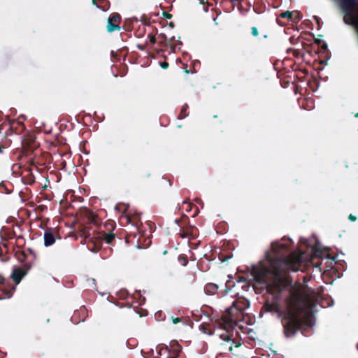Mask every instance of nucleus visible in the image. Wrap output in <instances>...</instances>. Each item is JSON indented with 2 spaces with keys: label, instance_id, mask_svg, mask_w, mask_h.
Masks as SVG:
<instances>
[{
  "label": "nucleus",
  "instance_id": "49",
  "mask_svg": "<svg viewBox=\"0 0 358 358\" xmlns=\"http://www.w3.org/2000/svg\"><path fill=\"white\" fill-rule=\"evenodd\" d=\"M229 351H231V350H232V345H231H231L229 346Z\"/></svg>",
  "mask_w": 358,
  "mask_h": 358
},
{
  "label": "nucleus",
  "instance_id": "5",
  "mask_svg": "<svg viewBox=\"0 0 358 358\" xmlns=\"http://www.w3.org/2000/svg\"><path fill=\"white\" fill-rule=\"evenodd\" d=\"M343 11L345 14L344 22L346 24H352L354 23L355 16L353 9L357 6V0H338Z\"/></svg>",
  "mask_w": 358,
  "mask_h": 358
},
{
  "label": "nucleus",
  "instance_id": "20",
  "mask_svg": "<svg viewBox=\"0 0 358 358\" xmlns=\"http://www.w3.org/2000/svg\"><path fill=\"white\" fill-rule=\"evenodd\" d=\"M231 336H232V335H231L228 331H226V332H224V333L220 334V338L221 339H222L223 341H225L227 342H229L231 341Z\"/></svg>",
  "mask_w": 358,
  "mask_h": 358
},
{
  "label": "nucleus",
  "instance_id": "52",
  "mask_svg": "<svg viewBox=\"0 0 358 358\" xmlns=\"http://www.w3.org/2000/svg\"><path fill=\"white\" fill-rule=\"evenodd\" d=\"M29 252L30 255H32V252H31V250H29Z\"/></svg>",
  "mask_w": 358,
  "mask_h": 358
},
{
  "label": "nucleus",
  "instance_id": "32",
  "mask_svg": "<svg viewBox=\"0 0 358 358\" xmlns=\"http://www.w3.org/2000/svg\"><path fill=\"white\" fill-rule=\"evenodd\" d=\"M230 1L234 6H235V5L238 6H241V2H242L241 0H230Z\"/></svg>",
  "mask_w": 358,
  "mask_h": 358
},
{
  "label": "nucleus",
  "instance_id": "30",
  "mask_svg": "<svg viewBox=\"0 0 358 358\" xmlns=\"http://www.w3.org/2000/svg\"><path fill=\"white\" fill-rule=\"evenodd\" d=\"M293 56L296 58H299L301 56V52L298 50H294L293 51Z\"/></svg>",
  "mask_w": 358,
  "mask_h": 358
},
{
  "label": "nucleus",
  "instance_id": "16",
  "mask_svg": "<svg viewBox=\"0 0 358 358\" xmlns=\"http://www.w3.org/2000/svg\"><path fill=\"white\" fill-rule=\"evenodd\" d=\"M22 180L24 183L27 185H32L35 182V177L32 173L28 171L27 174L22 177Z\"/></svg>",
  "mask_w": 358,
  "mask_h": 358
},
{
  "label": "nucleus",
  "instance_id": "26",
  "mask_svg": "<svg viewBox=\"0 0 358 358\" xmlns=\"http://www.w3.org/2000/svg\"><path fill=\"white\" fill-rule=\"evenodd\" d=\"M264 307H265L266 311H270V312L275 310V309H276L275 306L273 304L266 303Z\"/></svg>",
  "mask_w": 358,
  "mask_h": 358
},
{
  "label": "nucleus",
  "instance_id": "45",
  "mask_svg": "<svg viewBox=\"0 0 358 358\" xmlns=\"http://www.w3.org/2000/svg\"><path fill=\"white\" fill-rule=\"evenodd\" d=\"M169 27H172V28H173V27H174V26H175V24H174V23H173V22H171L169 24Z\"/></svg>",
  "mask_w": 358,
  "mask_h": 358
},
{
  "label": "nucleus",
  "instance_id": "43",
  "mask_svg": "<svg viewBox=\"0 0 358 358\" xmlns=\"http://www.w3.org/2000/svg\"><path fill=\"white\" fill-rule=\"evenodd\" d=\"M315 42L317 44H320L322 41L320 39H315Z\"/></svg>",
  "mask_w": 358,
  "mask_h": 358
},
{
  "label": "nucleus",
  "instance_id": "17",
  "mask_svg": "<svg viewBox=\"0 0 358 358\" xmlns=\"http://www.w3.org/2000/svg\"><path fill=\"white\" fill-rule=\"evenodd\" d=\"M187 109H188V105L187 103H185L182 106V107L180 110V114L178 115L179 119H183V118L186 117L187 116H188L189 113L187 112Z\"/></svg>",
  "mask_w": 358,
  "mask_h": 358
},
{
  "label": "nucleus",
  "instance_id": "1",
  "mask_svg": "<svg viewBox=\"0 0 358 358\" xmlns=\"http://www.w3.org/2000/svg\"><path fill=\"white\" fill-rule=\"evenodd\" d=\"M292 244L291 239L282 238L281 242L271 243V250L275 257L268 259L273 279L266 282L269 270L259 269V282H265L267 292L280 297L282 293L287 291L285 298L287 310L281 320L283 332L287 338L293 337L297 331L309 326L308 319L309 310L313 304V299L308 293L293 285L283 275L288 271H298L303 263L302 253L292 252L287 255Z\"/></svg>",
  "mask_w": 358,
  "mask_h": 358
},
{
  "label": "nucleus",
  "instance_id": "15",
  "mask_svg": "<svg viewBox=\"0 0 358 358\" xmlns=\"http://www.w3.org/2000/svg\"><path fill=\"white\" fill-rule=\"evenodd\" d=\"M231 306H235L244 313L245 310L248 307V302L247 301H234Z\"/></svg>",
  "mask_w": 358,
  "mask_h": 358
},
{
  "label": "nucleus",
  "instance_id": "36",
  "mask_svg": "<svg viewBox=\"0 0 358 358\" xmlns=\"http://www.w3.org/2000/svg\"><path fill=\"white\" fill-rule=\"evenodd\" d=\"M327 49V45L325 43H323L321 45V50L324 52Z\"/></svg>",
  "mask_w": 358,
  "mask_h": 358
},
{
  "label": "nucleus",
  "instance_id": "6",
  "mask_svg": "<svg viewBox=\"0 0 358 358\" xmlns=\"http://www.w3.org/2000/svg\"><path fill=\"white\" fill-rule=\"evenodd\" d=\"M22 145L24 152H32L39 147V143L36 141V136L34 134H28L24 136Z\"/></svg>",
  "mask_w": 358,
  "mask_h": 358
},
{
  "label": "nucleus",
  "instance_id": "48",
  "mask_svg": "<svg viewBox=\"0 0 358 358\" xmlns=\"http://www.w3.org/2000/svg\"><path fill=\"white\" fill-rule=\"evenodd\" d=\"M76 313H74V315H73V317H72V318H73V320L74 321H75V317H76Z\"/></svg>",
  "mask_w": 358,
  "mask_h": 358
},
{
  "label": "nucleus",
  "instance_id": "14",
  "mask_svg": "<svg viewBox=\"0 0 358 358\" xmlns=\"http://www.w3.org/2000/svg\"><path fill=\"white\" fill-rule=\"evenodd\" d=\"M218 289V285L215 283H207L204 287L205 292L208 294H217Z\"/></svg>",
  "mask_w": 358,
  "mask_h": 358
},
{
  "label": "nucleus",
  "instance_id": "29",
  "mask_svg": "<svg viewBox=\"0 0 358 358\" xmlns=\"http://www.w3.org/2000/svg\"><path fill=\"white\" fill-rule=\"evenodd\" d=\"M159 64H160V66H161L162 69H168V68H169V63H168V62H160V63H159Z\"/></svg>",
  "mask_w": 358,
  "mask_h": 358
},
{
  "label": "nucleus",
  "instance_id": "21",
  "mask_svg": "<svg viewBox=\"0 0 358 358\" xmlns=\"http://www.w3.org/2000/svg\"><path fill=\"white\" fill-rule=\"evenodd\" d=\"M17 255L20 262H24L28 258V255L25 251L20 252Z\"/></svg>",
  "mask_w": 358,
  "mask_h": 358
},
{
  "label": "nucleus",
  "instance_id": "3",
  "mask_svg": "<svg viewBox=\"0 0 358 358\" xmlns=\"http://www.w3.org/2000/svg\"><path fill=\"white\" fill-rule=\"evenodd\" d=\"M243 317V312L236 308L235 306H230L226 310L221 317L222 320V325L224 329L233 328L236 325L239 321H241Z\"/></svg>",
  "mask_w": 358,
  "mask_h": 358
},
{
  "label": "nucleus",
  "instance_id": "8",
  "mask_svg": "<svg viewBox=\"0 0 358 358\" xmlns=\"http://www.w3.org/2000/svg\"><path fill=\"white\" fill-rule=\"evenodd\" d=\"M124 220H126L127 223L131 224L136 229V231L134 232H130L129 234H127L124 238L126 242L129 243L130 242V238L132 236L134 238L136 236V232L138 231L139 226L141 224V222L140 221V217L139 215H134L131 216L130 215H127L124 217Z\"/></svg>",
  "mask_w": 358,
  "mask_h": 358
},
{
  "label": "nucleus",
  "instance_id": "7",
  "mask_svg": "<svg viewBox=\"0 0 358 358\" xmlns=\"http://www.w3.org/2000/svg\"><path fill=\"white\" fill-rule=\"evenodd\" d=\"M121 16L117 13H112L108 18L107 22V31L111 33L115 31H120L121 27L120 26L121 22Z\"/></svg>",
  "mask_w": 358,
  "mask_h": 358
},
{
  "label": "nucleus",
  "instance_id": "27",
  "mask_svg": "<svg viewBox=\"0 0 358 358\" xmlns=\"http://www.w3.org/2000/svg\"><path fill=\"white\" fill-rule=\"evenodd\" d=\"M251 34L253 36L257 37L259 35L258 29L256 27H252L251 28Z\"/></svg>",
  "mask_w": 358,
  "mask_h": 358
},
{
  "label": "nucleus",
  "instance_id": "39",
  "mask_svg": "<svg viewBox=\"0 0 358 358\" xmlns=\"http://www.w3.org/2000/svg\"><path fill=\"white\" fill-rule=\"evenodd\" d=\"M111 55H112V57H115L117 60H119V58L117 57V54L114 51L111 52Z\"/></svg>",
  "mask_w": 358,
  "mask_h": 358
},
{
  "label": "nucleus",
  "instance_id": "23",
  "mask_svg": "<svg viewBox=\"0 0 358 358\" xmlns=\"http://www.w3.org/2000/svg\"><path fill=\"white\" fill-rule=\"evenodd\" d=\"M148 39L149 40V42L151 43V44H155V43H157V38L155 37V35H153L152 34L150 33L148 34Z\"/></svg>",
  "mask_w": 358,
  "mask_h": 358
},
{
  "label": "nucleus",
  "instance_id": "9",
  "mask_svg": "<svg viewBox=\"0 0 358 358\" xmlns=\"http://www.w3.org/2000/svg\"><path fill=\"white\" fill-rule=\"evenodd\" d=\"M163 350L169 354L167 358H178L182 351V347L178 342L174 341L171 345L170 348L167 346L160 348L158 350V354L161 355Z\"/></svg>",
  "mask_w": 358,
  "mask_h": 358
},
{
  "label": "nucleus",
  "instance_id": "44",
  "mask_svg": "<svg viewBox=\"0 0 358 358\" xmlns=\"http://www.w3.org/2000/svg\"><path fill=\"white\" fill-rule=\"evenodd\" d=\"M241 1L246 2L248 6H251V3L249 1H248V0H241Z\"/></svg>",
  "mask_w": 358,
  "mask_h": 358
},
{
  "label": "nucleus",
  "instance_id": "34",
  "mask_svg": "<svg viewBox=\"0 0 358 358\" xmlns=\"http://www.w3.org/2000/svg\"><path fill=\"white\" fill-rule=\"evenodd\" d=\"M348 219L351 221V222H355L357 220V217L352 214H350L349 216H348Z\"/></svg>",
  "mask_w": 358,
  "mask_h": 358
},
{
  "label": "nucleus",
  "instance_id": "41",
  "mask_svg": "<svg viewBox=\"0 0 358 358\" xmlns=\"http://www.w3.org/2000/svg\"><path fill=\"white\" fill-rule=\"evenodd\" d=\"M230 283H231V282H230V281H227V282H226V289H225V291H226V292H228V290H229V289H228V287H230V285H229Z\"/></svg>",
  "mask_w": 358,
  "mask_h": 358
},
{
  "label": "nucleus",
  "instance_id": "22",
  "mask_svg": "<svg viewBox=\"0 0 358 358\" xmlns=\"http://www.w3.org/2000/svg\"><path fill=\"white\" fill-rule=\"evenodd\" d=\"M294 19L292 20L293 23H298L301 20L300 14L298 11L294 10Z\"/></svg>",
  "mask_w": 358,
  "mask_h": 358
},
{
  "label": "nucleus",
  "instance_id": "40",
  "mask_svg": "<svg viewBox=\"0 0 358 358\" xmlns=\"http://www.w3.org/2000/svg\"><path fill=\"white\" fill-rule=\"evenodd\" d=\"M138 48L141 50H145V46L143 45H137Z\"/></svg>",
  "mask_w": 358,
  "mask_h": 358
},
{
  "label": "nucleus",
  "instance_id": "53",
  "mask_svg": "<svg viewBox=\"0 0 358 358\" xmlns=\"http://www.w3.org/2000/svg\"><path fill=\"white\" fill-rule=\"evenodd\" d=\"M317 22L319 23V19L317 17H315Z\"/></svg>",
  "mask_w": 358,
  "mask_h": 358
},
{
  "label": "nucleus",
  "instance_id": "38",
  "mask_svg": "<svg viewBox=\"0 0 358 358\" xmlns=\"http://www.w3.org/2000/svg\"><path fill=\"white\" fill-rule=\"evenodd\" d=\"M23 241V238L21 236L17 237V242L21 243Z\"/></svg>",
  "mask_w": 358,
  "mask_h": 358
},
{
  "label": "nucleus",
  "instance_id": "35",
  "mask_svg": "<svg viewBox=\"0 0 358 358\" xmlns=\"http://www.w3.org/2000/svg\"><path fill=\"white\" fill-rule=\"evenodd\" d=\"M238 282H245V286L249 287V285H248V282H246V280L244 277H240Z\"/></svg>",
  "mask_w": 358,
  "mask_h": 358
},
{
  "label": "nucleus",
  "instance_id": "24",
  "mask_svg": "<svg viewBox=\"0 0 358 358\" xmlns=\"http://www.w3.org/2000/svg\"><path fill=\"white\" fill-rule=\"evenodd\" d=\"M141 21L145 24H150V17L145 14L141 17Z\"/></svg>",
  "mask_w": 358,
  "mask_h": 358
},
{
  "label": "nucleus",
  "instance_id": "4",
  "mask_svg": "<svg viewBox=\"0 0 358 358\" xmlns=\"http://www.w3.org/2000/svg\"><path fill=\"white\" fill-rule=\"evenodd\" d=\"M80 219L82 224L84 225L82 229V236H84L85 228H87V230L91 231V229L87 225H93L97 227L100 224V220L97 217V215L91 210L88 208H83L80 210Z\"/></svg>",
  "mask_w": 358,
  "mask_h": 358
},
{
  "label": "nucleus",
  "instance_id": "25",
  "mask_svg": "<svg viewBox=\"0 0 358 358\" xmlns=\"http://www.w3.org/2000/svg\"><path fill=\"white\" fill-rule=\"evenodd\" d=\"M3 290V292H4V295L8 296V297H10L11 295H12V293L14 291L15 288L14 287H12L9 289H7L6 288H3L2 289Z\"/></svg>",
  "mask_w": 358,
  "mask_h": 358
},
{
  "label": "nucleus",
  "instance_id": "42",
  "mask_svg": "<svg viewBox=\"0 0 358 358\" xmlns=\"http://www.w3.org/2000/svg\"><path fill=\"white\" fill-rule=\"evenodd\" d=\"M5 146L0 144V153L3 152V150L5 149Z\"/></svg>",
  "mask_w": 358,
  "mask_h": 358
},
{
  "label": "nucleus",
  "instance_id": "11",
  "mask_svg": "<svg viewBox=\"0 0 358 358\" xmlns=\"http://www.w3.org/2000/svg\"><path fill=\"white\" fill-rule=\"evenodd\" d=\"M178 234L182 238L195 239L199 236V230L196 227L189 225L180 229Z\"/></svg>",
  "mask_w": 358,
  "mask_h": 358
},
{
  "label": "nucleus",
  "instance_id": "19",
  "mask_svg": "<svg viewBox=\"0 0 358 358\" xmlns=\"http://www.w3.org/2000/svg\"><path fill=\"white\" fill-rule=\"evenodd\" d=\"M178 261L183 266H186L187 265V264H188L187 257V255H183V254L182 255H180L178 256Z\"/></svg>",
  "mask_w": 358,
  "mask_h": 358
},
{
  "label": "nucleus",
  "instance_id": "46",
  "mask_svg": "<svg viewBox=\"0 0 358 358\" xmlns=\"http://www.w3.org/2000/svg\"><path fill=\"white\" fill-rule=\"evenodd\" d=\"M80 312H82L85 315V308H81Z\"/></svg>",
  "mask_w": 358,
  "mask_h": 358
},
{
  "label": "nucleus",
  "instance_id": "54",
  "mask_svg": "<svg viewBox=\"0 0 358 358\" xmlns=\"http://www.w3.org/2000/svg\"><path fill=\"white\" fill-rule=\"evenodd\" d=\"M213 117H214V118H217V115H213Z\"/></svg>",
  "mask_w": 358,
  "mask_h": 358
},
{
  "label": "nucleus",
  "instance_id": "50",
  "mask_svg": "<svg viewBox=\"0 0 358 358\" xmlns=\"http://www.w3.org/2000/svg\"><path fill=\"white\" fill-rule=\"evenodd\" d=\"M263 36L264 38H267L268 37V36L267 34H264Z\"/></svg>",
  "mask_w": 358,
  "mask_h": 358
},
{
  "label": "nucleus",
  "instance_id": "2",
  "mask_svg": "<svg viewBox=\"0 0 358 358\" xmlns=\"http://www.w3.org/2000/svg\"><path fill=\"white\" fill-rule=\"evenodd\" d=\"M104 227L108 232L101 231L98 232L95 230L92 232L85 228L84 237L87 247L94 252H98L102 247V242L108 244H112L115 240V235L113 231L115 228V223L114 221L108 220L104 225Z\"/></svg>",
  "mask_w": 358,
  "mask_h": 358
},
{
  "label": "nucleus",
  "instance_id": "18",
  "mask_svg": "<svg viewBox=\"0 0 358 358\" xmlns=\"http://www.w3.org/2000/svg\"><path fill=\"white\" fill-rule=\"evenodd\" d=\"M168 38L164 34H161L157 38V42L161 45H166Z\"/></svg>",
  "mask_w": 358,
  "mask_h": 358
},
{
  "label": "nucleus",
  "instance_id": "28",
  "mask_svg": "<svg viewBox=\"0 0 358 358\" xmlns=\"http://www.w3.org/2000/svg\"><path fill=\"white\" fill-rule=\"evenodd\" d=\"M0 191L1 192H5L6 193H9L10 192V191L7 189L6 185L3 184V183H1L0 184Z\"/></svg>",
  "mask_w": 358,
  "mask_h": 358
},
{
  "label": "nucleus",
  "instance_id": "47",
  "mask_svg": "<svg viewBox=\"0 0 358 358\" xmlns=\"http://www.w3.org/2000/svg\"><path fill=\"white\" fill-rule=\"evenodd\" d=\"M92 3H93L94 5H97L96 0H92Z\"/></svg>",
  "mask_w": 358,
  "mask_h": 358
},
{
  "label": "nucleus",
  "instance_id": "31",
  "mask_svg": "<svg viewBox=\"0 0 358 358\" xmlns=\"http://www.w3.org/2000/svg\"><path fill=\"white\" fill-rule=\"evenodd\" d=\"M162 16L166 19H171L172 18V15L170 14L168 12H162Z\"/></svg>",
  "mask_w": 358,
  "mask_h": 358
},
{
  "label": "nucleus",
  "instance_id": "51",
  "mask_svg": "<svg viewBox=\"0 0 358 358\" xmlns=\"http://www.w3.org/2000/svg\"><path fill=\"white\" fill-rule=\"evenodd\" d=\"M355 117H358V113H357L355 115Z\"/></svg>",
  "mask_w": 358,
  "mask_h": 358
},
{
  "label": "nucleus",
  "instance_id": "37",
  "mask_svg": "<svg viewBox=\"0 0 358 358\" xmlns=\"http://www.w3.org/2000/svg\"><path fill=\"white\" fill-rule=\"evenodd\" d=\"M200 329L203 331V332L207 334L208 333V329L205 327L203 325L200 326Z\"/></svg>",
  "mask_w": 358,
  "mask_h": 358
},
{
  "label": "nucleus",
  "instance_id": "55",
  "mask_svg": "<svg viewBox=\"0 0 358 358\" xmlns=\"http://www.w3.org/2000/svg\"><path fill=\"white\" fill-rule=\"evenodd\" d=\"M357 348H358V345H357Z\"/></svg>",
  "mask_w": 358,
  "mask_h": 358
},
{
  "label": "nucleus",
  "instance_id": "13",
  "mask_svg": "<svg viewBox=\"0 0 358 358\" xmlns=\"http://www.w3.org/2000/svg\"><path fill=\"white\" fill-rule=\"evenodd\" d=\"M56 231L52 228H47L44 232V245L46 247L53 245L55 242Z\"/></svg>",
  "mask_w": 358,
  "mask_h": 358
},
{
  "label": "nucleus",
  "instance_id": "12",
  "mask_svg": "<svg viewBox=\"0 0 358 358\" xmlns=\"http://www.w3.org/2000/svg\"><path fill=\"white\" fill-rule=\"evenodd\" d=\"M293 19L294 12L287 10L285 12H282L281 13H280L277 17L276 21L280 26L283 27L285 26L287 23L289 22H292Z\"/></svg>",
  "mask_w": 358,
  "mask_h": 358
},
{
  "label": "nucleus",
  "instance_id": "33",
  "mask_svg": "<svg viewBox=\"0 0 358 358\" xmlns=\"http://www.w3.org/2000/svg\"><path fill=\"white\" fill-rule=\"evenodd\" d=\"M172 321L173 324H178L180 322H182V318L180 317H172Z\"/></svg>",
  "mask_w": 358,
  "mask_h": 358
},
{
  "label": "nucleus",
  "instance_id": "10",
  "mask_svg": "<svg viewBox=\"0 0 358 358\" xmlns=\"http://www.w3.org/2000/svg\"><path fill=\"white\" fill-rule=\"evenodd\" d=\"M30 268L31 266L29 264H25L24 267H17L13 270L11 273V278L15 285H17L20 282L23 277L27 275Z\"/></svg>",
  "mask_w": 358,
  "mask_h": 358
}]
</instances>
